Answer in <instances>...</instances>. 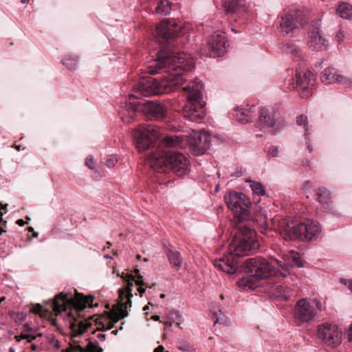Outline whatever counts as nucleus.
<instances>
[{
    "label": "nucleus",
    "mask_w": 352,
    "mask_h": 352,
    "mask_svg": "<svg viewBox=\"0 0 352 352\" xmlns=\"http://www.w3.org/2000/svg\"><path fill=\"white\" fill-rule=\"evenodd\" d=\"M243 290L252 289L253 287L251 285H248L243 283Z\"/></svg>",
    "instance_id": "53"
},
{
    "label": "nucleus",
    "mask_w": 352,
    "mask_h": 352,
    "mask_svg": "<svg viewBox=\"0 0 352 352\" xmlns=\"http://www.w3.org/2000/svg\"><path fill=\"white\" fill-rule=\"evenodd\" d=\"M159 128L155 126H140L133 131L135 145L139 151L148 149L153 142L158 138Z\"/></svg>",
    "instance_id": "13"
},
{
    "label": "nucleus",
    "mask_w": 352,
    "mask_h": 352,
    "mask_svg": "<svg viewBox=\"0 0 352 352\" xmlns=\"http://www.w3.org/2000/svg\"><path fill=\"white\" fill-rule=\"evenodd\" d=\"M307 46L313 51L325 50L328 46L326 39L319 26H313L308 32Z\"/></svg>",
    "instance_id": "16"
},
{
    "label": "nucleus",
    "mask_w": 352,
    "mask_h": 352,
    "mask_svg": "<svg viewBox=\"0 0 352 352\" xmlns=\"http://www.w3.org/2000/svg\"><path fill=\"white\" fill-rule=\"evenodd\" d=\"M194 141L191 142L198 149L206 151L210 148V136L206 132H194L192 135Z\"/></svg>",
    "instance_id": "20"
},
{
    "label": "nucleus",
    "mask_w": 352,
    "mask_h": 352,
    "mask_svg": "<svg viewBox=\"0 0 352 352\" xmlns=\"http://www.w3.org/2000/svg\"><path fill=\"white\" fill-rule=\"evenodd\" d=\"M183 28L181 21L176 19H164L156 27V34L164 39L170 45L169 39L179 36Z\"/></svg>",
    "instance_id": "14"
},
{
    "label": "nucleus",
    "mask_w": 352,
    "mask_h": 352,
    "mask_svg": "<svg viewBox=\"0 0 352 352\" xmlns=\"http://www.w3.org/2000/svg\"><path fill=\"white\" fill-rule=\"evenodd\" d=\"M237 285L239 287H241L242 286V279H239L238 281H237Z\"/></svg>",
    "instance_id": "59"
},
{
    "label": "nucleus",
    "mask_w": 352,
    "mask_h": 352,
    "mask_svg": "<svg viewBox=\"0 0 352 352\" xmlns=\"http://www.w3.org/2000/svg\"><path fill=\"white\" fill-rule=\"evenodd\" d=\"M260 121L266 127L274 129L276 124L274 109L269 107L261 108L260 110Z\"/></svg>",
    "instance_id": "21"
},
{
    "label": "nucleus",
    "mask_w": 352,
    "mask_h": 352,
    "mask_svg": "<svg viewBox=\"0 0 352 352\" xmlns=\"http://www.w3.org/2000/svg\"><path fill=\"white\" fill-rule=\"evenodd\" d=\"M94 297L92 296H85L75 290L74 296H72L67 293H59L56 295L52 303L53 311L48 309H45L40 304L32 306L30 311L35 314L37 320H40L43 323L38 326V328L47 327L48 324L52 325L57 328V330H62V327L58 324V318H60L64 316L67 320H69L71 327H74V316L72 314V309L74 308L76 311L80 312L87 307H93Z\"/></svg>",
    "instance_id": "2"
},
{
    "label": "nucleus",
    "mask_w": 352,
    "mask_h": 352,
    "mask_svg": "<svg viewBox=\"0 0 352 352\" xmlns=\"http://www.w3.org/2000/svg\"><path fill=\"white\" fill-rule=\"evenodd\" d=\"M208 46L210 57L220 56L226 52V36L222 32H214L208 38Z\"/></svg>",
    "instance_id": "17"
},
{
    "label": "nucleus",
    "mask_w": 352,
    "mask_h": 352,
    "mask_svg": "<svg viewBox=\"0 0 352 352\" xmlns=\"http://www.w3.org/2000/svg\"><path fill=\"white\" fill-rule=\"evenodd\" d=\"M85 164L91 169L94 168V162L91 156H89L86 158Z\"/></svg>",
    "instance_id": "45"
},
{
    "label": "nucleus",
    "mask_w": 352,
    "mask_h": 352,
    "mask_svg": "<svg viewBox=\"0 0 352 352\" xmlns=\"http://www.w3.org/2000/svg\"><path fill=\"white\" fill-rule=\"evenodd\" d=\"M335 38L338 43H342L344 41V34L341 28L336 34Z\"/></svg>",
    "instance_id": "40"
},
{
    "label": "nucleus",
    "mask_w": 352,
    "mask_h": 352,
    "mask_svg": "<svg viewBox=\"0 0 352 352\" xmlns=\"http://www.w3.org/2000/svg\"><path fill=\"white\" fill-rule=\"evenodd\" d=\"M31 350H32V351H37V350H38V346H37V345H36V344H32V345H31Z\"/></svg>",
    "instance_id": "56"
},
{
    "label": "nucleus",
    "mask_w": 352,
    "mask_h": 352,
    "mask_svg": "<svg viewBox=\"0 0 352 352\" xmlns=\"http://www.w3.org/2000/svg\"><path fill=\"white\" fill-rule=\"evenodd\" d=\"M3 215V212L0 210V228L3 227V228L6 226L7 222L4 221L2 218V216Z\"/></svg>",
    "instance_id": "48"
},
{
    "label": "nucleus",
    "mask_w": 352,
    "mask_h": 352,
    "mask_svg": "<svg viewBox=\"0 0 352 352\" xmlns=\"http://www.w3.org/2000/svg\"><path fill=\"white\" fill-rule=\"evenodd\" d=\"M320 230V226L317 222L307 219L296 226L287 225L281 231V234L285 239L311 241L318 236Z\"/></svg>",
    "instance_id": "11"
},
{
    "label": "nucleus",
    "mask_w": 352,
    "mask_h": 352,
    "mask_svg": "<svg viewBox=\"0 0 352 352\" xmlns=\"http://www.w3.org/2000/svg\"><path fill=\"white\" fill-rule=\"evenodd\" d=\"M241 0H223L222 6L227 13L236 12L241 8Z\"/></svg>",
    "instance_id": "27"
},
{
    "label": "nucleus",
    "mask_w": 352,
    "mask_h": 352,
    "mask_svg": "<svg viewBox=\"0 0 352 352\" xmlns=\"http://www.w3.org/2000/svg\"><path fill=\"white\" fill-rule=\"evenodd\" d=\"M5 232H6V230L3 227H1L0 228V235H1L3 233H5Z\"/></svg>",
    "instance_id": "57"
},
{
    "label": "nucleus",
    "mask_w": 352,
    "mask_h": 352,
    "mask_svg": "<svg viewBox=\"0 0 352 352\" xmlns=\"http://www.w3.org/2000/svg\"><path fill=\"white\" fill-rule=\"evenodd\" d=\"M231 30L232 32H234V33H239V32H241V30L240 29H236V28H234L233 26L231 28Z\"/></svg>",
    "instance_id": "54"
},
{
    "label": "nucleus",
    "mask_w": 352,
    "mask_h": 352,
    "mask_svg": "<svg viewBox=\"0 0 352 352\" xmlns=\"http://www.w3.org/2000/svg\"><path fill=\"white\" fill-rule=\"evenodd\" d=\"M150 166L158 173L170 170L179 177L188 172V160L182 153L174 151L151 153L148 157Z\"/></svg>",
    "instance_id": "6"
},
{
    "label": "nucleus",
    "mask_w": 352,
    "mask_h": 352,
    "mask_svg": "<svg viewBox=\"0 0 352 352\" xmlns=\"http://www.w3.org/2000/svg\"><path fill=\"white\" fill-rule=\"evenodd\" d=\"M194 67L192 57L184 52H175L162 48L157 53V58L152 60L146 71L151 75L165 72L166 75L160 80L151 76L142 77L134 86L132 98H140L153 95L168 94L179 89L186 80L188 72Z\"/></svg>",
    "instance_id": "1"
},
{
    "label": "nucleus",
    "mask_w": 352,
    "mask_h": 352,
    "mask_svg": "<svg viewBox=\"0 0 352 352\" xmlns=\"http://www.w3.org/2000/svg\"><path fill=\"white\" fill-rule=\"evenodd\" d=\"M141 110L149 119L162 120L167 116V107L163 102L147 101L144 104L130 101L126 109L122 113L121 118L124 122L130 123L135 120V111Z\"/></svg>",
    "instance_id": "8"
},
{
    "label": "nucleus",
    "mask_w": 352,
    "mask_h": 352,
    "mask_svg": "<svg viewBox=\"0 0 352 352\" xmlns=\"http://www.w3.org/2000/svg\"><path fill=\"white\" fill-rule=\"evenodd\" d=\"M175 324H176V327H177L180 328V329H182V327L179 326V325H180V322H178V321H177V322L175 323Z\"/></svg>",
    "instance_id": "63"
},
{
    "label": "nucleus",
    "mask_w": 352,
    "mask_h": 352,
    "mask_svg": "<svg viewBox=\"0 0 352 352\" xmlns=\"http://www.w3.org/2000/svg\"><path fill=\"white\" fill-rule=\"evenodd\" d=\"M285 51L287 54H290L294 57L301 58L302 57V52L300 48L296 46L294 43H287L285 45Z\"/></svg>",
    "instance_id": "31"
},
{
    "label": "nucleus",
    "mask_w": 352,
    "mask_h": 352,
    "mask_svg": "<svg viewBox=\"0 0 352 352\" xmlns=\"http://www.w3.org/2000/svg\"><path fill=\"white\" fill-rule=\"evenodd\" d=\"M318 201L322 206L327 211L331 212L333 208L330 205L331 194L324 188H319L316 192Z\"/></svg>",
    "instance_id": "22"
},
{
    "label": "nucleus",
    "mask_w": 352,
    "mask_h": 352,
    "mask_svg": "<svg viewBox=\"0 0 352 352\" xmlns=\"http://www.w3.org/2000/svg\"><path fill=\"white\" fill-rule=\"evenodd\" d=\"M318 338L334 348L342 342V331H315Z\"/></svg>",
    "instance_id": "19"
},
{
    "label": "nucleus",
    "mask_w": 352,
    "mask_h": 352,
    "mask_svg": "<svg viewBox=\"0 0 352 352\" xmlns=\"http://www.w3.org/2000/svg\"><path fill=\"white\" fill-rule=\"evenodd\" d=\"M152 318L154 320H158L160 319V316H152Z\"/></svg>",
    "instance_id": "61"
},
{
    "label": "nucleus",
    "mask_w": 352,
    "mask_h": 352,
    "mask_svg": "<svg viewBox=\"0 0 352 352\" xmlns=\"http://www.w3.org/2000/svg\"><path fill=\"white\" fill-rule=\"evenodd\" d=\"M13 317L16 322H21L25 320L26 315L23 313H15Z\"/></svg>",
    "instance_id": "44"
},
{
    "label": "nucleus",
    "mask_w": 352,
    "mask_h": 352,
    "mask_svg": "<svg viewBox=\"0 0 352 352\" xmlns=\"http://www.w3.org/2000/svg\"><path fill=\"white\" fill-rule=\"evenodd\" d=\"M275 264L280 267H283L282 264L276 259H273L271 262H269L263 258H248L243 263V272L250 274L257 280L272 277H285L286 272L285 269L283 268V271H280L276 267Z\"/></svg>",
    "instance_id": "7"
},
{
    "label": "nucleus",
    "mask_w": 352,
    "mask_h": 352,
    "mask_svg": "<svg viewBox=\"0 0 352 352\" xmlns=\"http://www.w3.org/2000/svg\"><path fill=\"white\" fill-rule=\"evenodd\" d=\"M224 198L233 213L230 224L237 231L229 245V254L214 260L213 264L221 271L233 274L242 271V193L230 191Z\"/></svg>",
    "instance_id": "3"
},
{
    "label": "nucleus",
    "mask_w": 352,
    "mask_h": 352,
    "mask_svg": "<svg viewBox=\"0 0 352 352\" xmlns=\"http://www.w3.org/2000/svg\"><path fill=\"white\" fill-rule=\"evenodd\" d=\"M211 318L213 321L214 326L217 324L219 325L218 328H225L228 327L230 325V320L226 316L224 313L222 312L221 309H218L217 311L214 312L211 316Z\"/></svg>",
    "instance_id": "24"
},
{
    "label": "nucleus",
    "mask_w": 352,
    "mask_h": 352,
    "mask_svg": "<svg viewBox=\"0 0 352 352\" xmlns=\"http://www.w3.org/2000/svg\"><path fill=\"white\" fill-rule=\"evenodd\" d=\"M145 288L142 287V286H140L139 288H138V291L140 294V296H142V294L145 292Z\"/></svg>",
    "instance_id": "51"
},
{
    "label": "nucleus",
    "mask_w": 352,
    "mask_h": 352,
    "mask_svg": "<svg viewBox=\"0 0 352 352\" xmlns=\"http://www.w3.org/2000/svg\"><path fill=\"white\" fill-rule=\"evenodd\" d=\"M117 162L118 159L116 156H111L104 162V164L108 167H112Z\"/></svg>",
    "instance_id": "39"
},
{
    "label": "nucleus",
    "mask_w": 352,
    "mask_h": 352,
    "mask_svg": "<svg viewBox=\"0 0 352 352\" xmlns=\"http://www.w3.org/2000/svg\"><path fill=\"white\" fill-rule=\"evenodd\" d=\"M181 138L177 135L166 136L162 142L168 147H177L180 146Z\"/></svg>",
    "instance_id": "33"
},
{
    "label": "nucleus",
    "mask_w": 352,
    "mask_h": 352,
    "mask_svg": "<svg viewBox=\"0 0 352 352\" xmlns=\"http://www.w3.org/2000/svg\"><path fill=\"white\" fill-rule=\"evenodd\" d=\"M315 79L313 74L309 71H298L296 73V82H292V88H300V96L302 98H308L312 95V88Z\"/></svg>",
    "instance_id": "15"
},
{
    "label": "nucleus",
    "mask_w": 352,
    "mask_h": 352,
    "mask_svg": "<svg viewBox=\"0 0 352 352\" xmlns=\"http://www.w3.org/2000/svg\"><path fill=\"white\" fill-rule=\"evenodd\" d=\"M184 89L188 92V100L183 107L184 115L192 122H201L205 116L201 94L203 85L195 80Z\"/></svg>",
    "instance_id": "9"
},
{
    "label": "nucleus",
    "mask_w": 352,
    "mask_h": 352,
    "mask_svg": "<svg viewBox=\"0 0 352 352\" xmlns=\"http://www.w3.org/2000/svg\"><path fill=\"white\" fill-rule=\"evenodd\" d=\"M278 154V148L277 146H272L268 150V155L270 157H277Z\"/></svg>",
    "instance_id": "41"
},
{
    "label": "nucleus",
    "mask_w": 352,
    "mask_h": 352,
    "mask_svg": "<svg viewBox=\"0 0 352 352\" xmlns=\"http://www.w3.org/2000/svg\"><path fill=\"white\" fill-rule=\"evenodd\" d=\"M78 56L67 54L63 58L61 63L69 70H74L78 65Z\"/></svg>",
    "instance_id": "29"
},
{
    "label": "nucleus",
    "mask_w": 352,
    "mask_h": 352,
    "mask_svg": "<svg viewBox=\"0 0 352 352\" xmlns=\"http://www.w3.org/2000/svg\"><path fill=\"white\" fill-rule=\"evenodd\" d=\"M320 79L324 83H338L345 88L350 87L352 84L351 79L340 74L338 70L333 67L326 68L321 73Z\"/></svg>",
    "instance_id": "18"
},
{
    "label": "nucleus",
    "mask_w": 352,
    "mask_h": 352,
    "mask_svg": "<svg viewBox=\"0 0 352 352\" xmlns=\"http://www.w3.org/2000/svg\"><path fill=\"white\" fill-rule=\"evenodd\" d=\"M233 116L238 122H242V109H241L239 107H236L234 110Z\"/></svg>",
    "instance_id": "38"
},
{
    "label": "nucleus",
    "mask_w": 352,
    "mask_h": 352,
    "mask_svg": "<svg viewBox=\"0 0 352 352\" xmlns=\"http://www.w3.org/2000/svg\"><path fill=\"white\" fill-rule=\"evenodd\" d=\"M171 3L168 0H161L157 3L155 12L157 14L167 15L170 12Z\"/></svg>",
    "instance_id": "30"
},
{
    "label": "nucleus",
    "mask_w": 352,
    "mask_h": 352,
    "mask_svg": "<svg viewBox=\"0 0 352 352\" xmlns=\"http://www.w3.org/2000/svg\"><path fill=\"white\" fill-rule=\"evenodd\" d=\"M307 23V16L304 9L291 8L285 10L281 17L279 31L283 35H287L293 30L299 29Z\"/></svg>",
    "instance_id": "12"
},
{
    "label": "nucleus",
    "mask_w": 352,
    "mask_h": 352,
    "mask_svg": "<svg viewBox=\"0 0 352 352\" xmlns=\"http://www.w3.org/2000/svg\"><path fill=\"white\" fill-rule=\"evenodd\" d=\"M28 230L29 232H34V228H33L32 227H28Z\"/></svg>",
    "instance_id": "64"
},
{
    "label": "nucleus",
    "mask_w": 352,
    "mask_h": 352,
    "mask_svg": "<svg viewBox=\"0 0 352 352\" xmlns=\"http://www.w3.org/2000/svg\"><path fill=\"white\" fill-rule=\"evenodd\" d=\"M68 322H69V328L72 329V330H82L81 328H82V326L83 324V322L82 321H78L77 320L75 319V318L74 317V319L72 320V322H74V327H71V324H70V321L69 320H67ZM87 329V327H85V329Z\"/></svg>",
    "instance_id": "37"
},
{
    "label": "nucleus",
    "mask_w": 352,
    "mask_h": 352,
    "mask_svg": "<svg viewBox=\"0 0 352 352\" xmlns=\"http://www.w3.org/2000/svg\"><path fill=\"white\" fill-rule=\"evenodd\" d=\"M322 305L316 298H302L298 300L294 308V319L298 325H308L320 316Z\"/></svg>",
    "instance_id": "10"
},
{
    "label": "nucleus",
    "mask_w": 352,
    "mask_h": 352,
    "mask_svg": "<svg viewBox=\"0 0 352 352\" xmlns=\"http://www.w3.org/2000/svg\"><path fill=\"white\" fill-rule=\"evenodd\" d=\"M312 188V184L310 181H306L302 186V190L305 194H307L309 192L310 189Z\"/></svg>",
    "instance_id": "43"
},
{
    "label": "nucleus",
    "mask_w": 352,
    "mask_h": 352,
    "mask_svg": "<svg viewBox=\"0 0 352 352\" xmlns=\"http://www.w3.org/2000/svg\"><path fill=\"white\" fill-rule=\"evenodd\" d=\"M36 338V336L32 334H25L22 332L21 336H15L14 338L16 342H20V340L25 339L28 340V342H31L34 340Z\"/></svg>",
    "instance_id": "34"
},
{
    "label": "nucleus",
    "mask_w": 352,
    "mask_h": 352,
    "mask_svg": "<svg viewBox=\"0 0 352 352\" xmlns=\"http://www.w3.org/2000/svg\"><path fill=\"white\" fill-rule=\"evenodd\" d=\"M296 124L298 126H302L305 129V138L307 140L306 144L307 148L309 150V153L312 152V148H311L310 140L309 138V129L308 126V119L306 116L300 115L296 118Z\"/></svg>",
    "instance_id": "25"
},
{
    "label": "nucleus",
    "mask_w": 352,
    "mask_h": 352,
    "mask_svg": "<svg viewBox=\"0 0 352 352\" xmlns=\"http://www.w3.org/2000/svg\"><path fill=\"white\" fill-rule=\"evenodd\" d=\"M178 349L181 351H194L195 350V348L190 345V344H182L179 346Z\"/></svg>",
    "instance_id": "42"
},
{
    "label": "nucleus",
    "mask_w": 352,
    "mask_h": 352,
    "mask_svg": "<svg viewBox=\"0 0 352 352\" xmlns=\"http://www.w3.org/2000/svg\"><path fill=\"white\" fill-rule=\"evenodd\" d=\"M246 107L248 108L243 107V124L251 122L256 116V112L254 105L249 107V104H247Z\"/></svg>",
    "instance_id": "32"
},
{
    "label": "nucleus",
    "mask_w": 352,
    "mask_h": 352,
    "mask_svg": "<svg viewBox=\"0 0 352 352\" xmlns=\"http://www.w3.org/2000/svg\"><path fill=\"white\" fill-rule=\"evenodd\" d=\"M85 332V331H72L73 334H72V336H78L82 334Z\"/></svg>",
    "instance_id": "52"
},
{
    "label": "nucleus",
    "mask_w": 352,
    "mask_h": 352,
    "mask_svg": "<svg viewBox=\"0 0 352 352\" xmlns=\"http://www.w3.org/2000/svg\"><path fill=\"white\" fill-rule=\"evenodd\" d=\"M16 223L19 226H23L25 224V222L21 219H18Z\"/></svg>",
    "instance_id": "50"
},
{
    "label": "nucleus",
    "mask_w": 352,
    "mask_h": 352,
    "mask_svg": "<svg viewBox=\"0 0 352 352\" xmlns=\"http://www.w3.org/2000/svg\"><path fill=\"white\" fill-rule=\"evenodd\" d=\"M347 336H348V341L352 342V331H350L349 333H348Z\"/></svg>",
    "instance_id": "55"
},
{
    "label": "nucleus",
    "mask_w": 352,
    "mask_h": 352,
    "mask_svg": "<svg viewBox=\"0 0 352 352\" xmlns=\"http://www.w3.org/2000/svg\"><path fill=\"white\" fill-rule=\"evenodd\" d=\"M245 182L250 184V188L254 195L259 197L265 195V188L261 182H254L251 179H246Z\"/></svg>",
    "instance_id": "28"
},
{
    "label": "nucleus",
    "mask_w": 352,
    "mask_h": 352,
    "mask_svg": "<svg viewBox=\"0 0 352 352\" xmlns=\"http://www.w3.org/2000/svg\"><path fill=\"white\" fill-rule=\"evenodd\" d=\"M135 275L132 274H123L122 277L126 283L124 288L119 289V296L118 303L109 311L107 312L105 316H102L100 318L101 327H96L94 330H110L112 328H117L115 324L120 320L126 317L128 314L127 308L131 306L132 288L133 282L137 285H144L143 276L140 274V270L135 269L134 270Z\"/></svg>",
    "instance_id": "4"
},
{
    "label": "nucleus",
    "mask_w": 352,
    "mask_h": 352,
    "mask_svg": "<svg viewBox=\"0 0 352 352\" xmlns=\"http://www.w3.org/2000/svg\"><path fill=\"white\" fill-rule=\"evenodd\" d=\"M260 201L258 198L252 203L248 197L243 195V223L247 222V225H243V256L256 253L260 247L255 230L252 228L258 221L257 217L261 212V208L258 206Z\"/></svg>",
    "instance_id": "5"
},
{
    "label": "nucleus",
    "mask_w": 352,
    "mask_h": 352,
    "mask_svg": "<svg viewBox=\"0 0 352 352\" xmlns=\"http://www.w3.org/2000/svg\"><path fill=\"white\" fill-rule=\"evenodd\" d=\"M154 352H168V351H164V346L161 345V346H157V348L154 350Z\"/></svg>",
    "instance_id": "49"
},
{
    "label": "nucleus",
    "mask_w": 352,
    "mask_h": 352,
    "mask_svg": "<svg viewBox=\"0 0 352 352\" xmlns=\"http://www.w3.org/2000/svg\"><path fill=\"white\" fill-rule=\"evenodd\" d=\"M336 12L341 18L352 20V5L342 3L336 8Z\"/></svg>",
    "instance_id": "26"
},
{
    "label": "nucleus",
    "mask_w": 352,
    "mask_h": 352,
    "mask_svg": "<svg viewBox=\"0 0 352 352\" xmlns=\"http://www.w3.org/2000/svg\"><path fill=\"white\" fill-rule=\"evenodd\" d=\"M38 232H33V234H32V236H33V237L36 238V237H37V236H38Z\"/></svg>",
    "instance_id": "62"
},
{
    "label": "nucleus",
    "mask_w": 352,
    "mask_h": 352,
    "mask_svg": "<svg viewBox=\"0 0 352 352\" xmlns=\"http://www.w3.org/2000/svg\"><path fill=\"white\" fill-rule=\"evenodd\" d=\"M98 338H100V340H103L104 338V335L99 334V335H98Z\"/></svg>",
    "instance_id": "60"
},
{
    "label": "nucleus",
    "mask_w": 352,
    "mask_h": 352,
    "mask_svg": "<svg viewBox=\"0 0 352 352\" xmlns=\"http://www.w3.org/2000/svg\"><path fill=\"white\" fill-rule=\"evenodd\" d=\"M84 352H102V348L94 342H89L86 351Z\"/></svg>",
    "instance_id": "35"
},
{
    "label": "nucleus",
    "mask_w": 352,
    "mask_h": 352,
    "mask_svg": "<svg viewBox=\"0 0 352 352\" xmlns=\"http://www.w3.org/2000/svg\"><path fill=\"white\" fill-rule=\"evenodd\" d=\"M340 282L346 285L348 288L352 292V280L341 279Z\"/></svg>",
    "instance_id": "47"
},
{
    "label": "nucleus",
    "mask_w": 352,
    "mask_h": 352,
    "mask_svg": "<svg viewBox=\"0 0 352 352\" xmlns=\"http://www.w3.org/2000/svg\"><path fill=\"white\" fill-rule=\"evenodd\" d=\"M292 254H294V255L293 256V258H294V260L295 264H296L298 267H302V261H300V259L299 258V257L298 256V253H295L294 252H292Z\"/></svg>",
    "instance_id": "46"
},
{
    "label": "nucleus",
    "mask_w": 352,
    "mask_h": 352,
    "mask_svg": "<svg viewBox=\"0 0 352 352\" xmlns=\"http://www.w3.org/2000/svg\"><path fill=\"white\" fill-rule=\"evenodd\" d=\"M338 330V327L336 325H332L331 324H329V322H324L321 324H319L318 326V331L320 330Z\"/></svg>",
    "instance_id": "36"
},
{
    "label": "nucleus",
    "mask_w": 352,
    "mask_h": 352,
    "mask_svg": "<svg viewBox=\"0 0 352 352\" xmlns=\"http://www.w3.org/2000/svg\"><path fill=\"white\" fill-rule=\"evenodd\" d=\"M144 286H145L146 287H149V288H153V287H154L155 286V284L153 283L151 285H148V284L145 283V285Z\"/></svg>",
    "instance_id": "58"
},
{
    "label": "nucleus",
    "mask_w": 352,
    "mask_h": 352,
    "mask_svg": "<svg viewBox=\"0 0 352 352\" xmlns=\"http://www.w3.org/2000/svg\"><path fill=\"white\" fill-rule=\"evenodd\" d=\"M166 254L171 267L175 270H179L182 265L183 260L180 253L175 249L168 248Z\"/></svg>",
    "instance_id": "23"
}]
</instances>
